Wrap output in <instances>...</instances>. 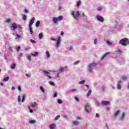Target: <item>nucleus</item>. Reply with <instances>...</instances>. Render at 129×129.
<instances>
[{"mask_svg":"<svg viewBox=\"0 0 129 129\" xmlns=\"http://www.w3.org/2000/svg\"><path fill=\"white\" fill-rule=\"evenodd\" d=\"M38 55V52H35L34 53L32 54V56H37Z\"/></svg>","mask_w":129,"mask_h":129,"instance_id":"nucleus-36","label":"nucleus"},{"mask_svg":"<svg viewBox=\"0 0 129 129\" xmlns=\"http://www.w3.org/2000/svg\"><path fill=\"white\" fill-rule=\"evenodd\" d=\"M119 114V110H117L114 113V116H117V115Z\"/></svg>","mask_w":129,"mask_h":129,"instance_id":"nucleus-17","label":"nucleus"},{"mask_svg":"<svg viewBox=\"0 0 129 129\" xmlns=\"http://www.w3.org/2000/svg\"><path fill=\"white\" fill-rule=\"evenodd\" d=\"M109 54H110V52H106L105 54L103 55V56L102 57V59H103L107 56V55H109Z\"/></svg>","mask_w":129,"mask_h":129,"instance_id":"nucleus-15","label":"nucleus"},{"mask_svg":"<svg viewBox=\"0 0 129 129\" xmlns=\"http://www.w3.org/2000/svg\"><path fill=\"white\" fill-rule=\"evenodd\" d=\"M117 52H118V53H120V54H121V53H122V51H121L120 49H118L117 50Z\"/></svg>","mask_w":129,"mask_h":129,"instance_id":"nucleus-55","label":"nucleus"},{"mask_svg":"<svg viewBox=\"0 0 129 129\" xmlns=\"http://www.w3.org/2000/svg\"><path fill=\"white\" fill-rule=\"evenodd\" d=\"M11 19H8L7 20H6V23H10L11 22Z\"/></svg>","mask_w":129,"mask_h":129,"instance_id":"nucleus-42","label":"nucleus"},{"mask_svg":"<svg viewBox=\"0 0 129 129\" xmlns=\"http://www.w3.org/2000/svg\"><path fill=\"white\" fill-rule=\"evenodd\" d=\"M121 78L123 80H126V79H127V78H126V76H122Z\"/></svg>","mask_w":129,"mask_h":129,"instance_id":"nucleus-27","label":"nucleus"},{"mask_svg":"<svg viewBox=\"0 0 129 129\" xmlns=\"http://www.w3.org/2000/svg\"><path fill=\"white\" fill-rule=\"evenodd\" d=\"M18 101L20 102L21 101V96H18Z\"/></svg>","mask_w":129,"mask_h":129,"instance_id":"nucleus-38","label":"nucleus"},{"mask_svg":"<svg viewBox=\"0 0 129 129\" xmlns=\"http://www.w3.org/2000/svg\"><path fill=\"white\" fill-rule=\"evenodd\" d=\"M94 43L95 44V45H96V43H97V39H95L94 41Z\"/></svg>","mask_w":129,"mask_h":129,"instance_id":"nucleus-49","label":"nucleus"},{"mask_svg":"<svg viewBox=\"0 0 129 129\" xmlns=\"http://www.w3.org/2000/svg\"><path fill=\"white\" fill-rule=\"evenodd\" d=\"M82 16H83V17H85V14L84 13H83Z\"/></svg>","mask_w":129,"mask_h":129,"instance_id":"nucleus-64","label":"nucleus"},{"mask_svg":"<svg viewBox=\"0 0 129 129\" xmlns=\"http://www.w3.org/2000/svg\"><path fill=\"white\" fill-rule=\"evenodd\" d=\"M20 38H21V36L18 34H17L16 37L15 38V39H20Z\"/></svg>","mask_w":129,"mask_h":129,"instance_id":"nucleus-33","label":"nucleus"},{"mask_svg":"<svg viewBox=\"0 0 129 129\" xmlns=\"http://www.w3.org/2000/svg\"><path fill=\"white\" fill-rule=\"evenodd\" d=\"M109 103H110V102L108 101H104L102 102V104L103 105H108V104H109Z\"/></svg>","mask_w":129,"mask_h":129,"instance_id":"nucleus-11","label":"nucleus"},{"mask_svg":"<svg viewBox=\"0 0 129 129\" xmlns=\"http://www.w3.org/2000/svg\"><path fill=\"white\" fill-rule=\"evenodd\" d=\"M77 64H79V61H76L74 62V65H77Z\"/></svg>","mask_w":129,"mask_h":129,"instance_id":"nucleus-40","label":"nucleus"},{"mask_svg":"<svg viewBox=\"0 0 129 129\" xmlns=\"http://www.w3.org/2000/svg\"><path fill=\"white\" fill-rule=\"evenodd\" d=\"M17 27H18V28H20V29H21V30H22L23 29V27H22L21 26V25H18Z\"/></svg>","mask_w":129,"mask_h":129,"instance_id":"nucleus-56","label":"nucleus"},{"mask_svg":"<svg viewBox=\"0 0 129 129\" xmlns=\"http://www.w3.org/2000/svg\"><path fill=\"white\" fill-rule=\"evenodd\" d=\"M20 50H21V47L18 46V47L17 48V52H19Z\"/></svg>","mask_w":129,"mask_h":129,"instance_id":"nucleus-43","label":"nucleus"},{"mask_svg":"<svg viewBox=\"0 0 129 129\" xmlns=\"http://www.w3.org/2000/svg\"><path fill=\"white\" fill-rule=\"evenodd\" d=\"M81 5V1H79L77 2V7H79Z\"/></svg>","mask_w":129,"mask_h":129,"instance_id":"nucleus-24","label":"nucleus"},{"mask_svg":"<svg viewBox=\"0 0 129 129\" xmlns=\"http://www.w3.org/2000/svg\"><path fill=\"white\" fill-rule=\"evenodd\" d=\"M35 26L37 28H38V27H39V26H40V21H37L36 23Z\"/></svg>","mask_w":129,"mask_h":129,"instance_id":"nucleus-25","label":"nucleus"},{"mask_svg":"<svg viewBox=\"0 0 129 129\" xmlns=\"http://www.w3.org/2000/svg\"><path fill=\"white\" fill-rule=\"evenodd\" d=\"M97 20L101 23H103V22H104V19H103V17L100 16H97Z\"/></svg>","mask_w":129,"mask_h":129,"instance_id":"nucleus-5","label":"nucleus"},{"mask_svg":"<svg viewBox=\"0 0 129 129\" xmlns=\"http://www.w3.org/2000/svg\"><path fill=\"white\" fill-rule=\"evenodd\" d=\"M77 119H81V117H77Z\"/></svg>","mask_w":129,"mask_h":129,"instance_id":"nucleus-63","label":"nucleus"},{"mask_svg":"<svg viewBox=\"0 0 129 129\" xmlns=\"http://www.w3.org/2000/svg\"><path fill=\"white\" fill-rule=\"evenodd\" d=\"M49 83L50 85H52L53 86H55V83H54V82H49Z\"/></svg>","mask_w":129,"mask_h":129,"instance_id":"nucleus-34","label":"nucleus"},{"mask_svg":"<svg viewBox=\"0 0 129 129\" xmlns=\"http://www.w3.org/2000/svg\"><path fill=\"white\" fill-rule=\"evenodd\" d=\"M50 72H51L50 71H43V73H44V75L45 76H47L49 79H52V78L51 76L48 75L50 74Z\"/></svg>","mask_w":129,"mask_h":129,"instance_id":"nucleus-4","label":"nucleus"},{"mask_svg":"<svg viewBox=\"0 0 129 129\" xmlns=\"http://www.w3.org/2000/svg\"><path fill=\"white\" fill-rule=\"evenodd\" d=\"M89 71L90 73H92L93 72V71H92L91 68H89Z\"/></svg>","mask_w":129,"mask_h":129,"instance_id":"nucleus-48","label":"nucleus"},{"mask_svg":"<svg viewBox=\"0 0 129 129\" xmlns=\"http://www.w3.org/2000/svg\"><path fill=\"white\" fill-rule=\"evenodd\" d=\"M45 53L47 56V57L50 58V53H49V51H46Z\"/></svg>","mask_w":129,"mask_h":129,"instance_id":"nucleus-22","label":"nucleus"},{"mask_svg":"<svg viewBox=\"0 0 129 129\" xmlns=\"http://www.w3.org/2000/svg\"><path fill=\"white\" fill-rule=\"evenodd\" d=\"M124 116H125V113H123L122 115V119L124 118Z\"/></svg>","mask_w":129,"mask_h":129,"instance_id":"nucleus-47","label":"nucleus"},{"mask_svg":"<svg viewBox=\"0 0 129 129\" xmlns=\"http://www.w3.org/2000/svg\"><path fill=\"white\" fill-rule=\"evenodd\" d=\"M34 22H35V18L33 17L31 19V20L29 22V27H32V26H33V24H34Z\"/></svg>","mask_w":129,"mask_h":129,"instance_id":"nucleus-8","label":"nucleus"},{"mask_svg":"<svg viewBox=\"0 0 129 129\" xmlns=\"http://www.w3.org/2000/svg\"><path fill=\"white\" fill-rule=\"evenodd\" d=\"M29 111L31 113H33V110L31 109V108L29 109Z\"/></svg>","mask_w":129,"mask_h":129,"instance_id":"nucleus-62","label":"nucleus"},{"mask_svg":"<svg viewBox=\"0 0 129 129\" xmlns=\"http://www.w3.org/2000/svg\"><path fill=\"white\" fill-rule=\"evenodd\" d=\"M107 44L109 45H111V42H110L109 41H107Z\"/></svg>","mask_w":129,"mask_h":129,"instance_id":"nucleus-45","label":"nucleus"},{"mask_svg":"<svg viewBox=\"0 0 129 129\" xmlns=\"http://www.w3.org/2000/svg\"><path fill=\"white\" fill-rule=\"evenodd\" d=\"M69 50L70 51H71L72 50H73V47L72 46H70L69 48Z\"/></svg>","mask_w":129,"mask_h":129,"instance_id":"nucleus-50","label":"nucleus"},{"mask_svg":"<svg viewBox=\"0 0 129 129\" xmlns=\"http://www.w3.org/2000/svg\"><path fill=\"white\" fill-rule=\"evenodd\" d=\"M30 41L31 42V43H33V44H36V41L33 40V39H31L30 40Z\"/></svg>","mask_w":129,"mask_h":129,"instance_id":"nucleus-41","label":"nucleus"},{"mask_svg":"<svg viewBox=\"0 0 129 129\" xmlns=\"http://www.w3.org/2000/svg\"><path fill=\"white\" fill-rule=\"evenodd\" d=\"M98 11H101L102 10V8L101 7H99L97 9Z\"/></svg>","mask_w":129,"mask_h":129,"instance_id":"nucleus-53","label":"nucleus"},{"mask_svg":"<svg viewBox=\"0 0 129 129\" xmlns=\"http://www.w3.org/2000/svg\"><path fill=\"white\" fill-rule=\"evenodd\" d=\"M40 90H41V91H42V92H45V89H44V88H43V87L41 86L40 87Z\"/></svg>","mask_w":129,"mask_h":129,"instance_id":"nucleus-32","label":"nucleus"},{"mask_svg":"<svg viewBox=\"0 0 129 129\" xmlns=\"http://www.w3.org/2000/svg\"><path fill=\"white\" fill-rule=\"evenodd\" d=\"M56 126V124L55 123H52L49 125V128L50 129H54Z\"/></svg>","mask_w":129,"mask_h":129,"instance_id":"nucleus-13","label":"nucleus"},{"mask_svg":"<svg viewBox=\"0 0 129 129\" xmlns=\"http://www.w3.org/2000/svg\"><path fill=\"white\" fill-rule=\"evenodd\" d=\"M57 102L59 104H61V103H62V102H63V101H62V100H61V99H58V100H57Z\"/></svg>","mask_w":129,"mask_h":129,"instance_id":"nucleus-35","label":"nucleus"},{"mask_svg":"<svg viewBox=\"0 0 129 129\" xmlns=\"http://www.w3.org/2000/svg\"><path fill=\"white\" fill-rule=\"evenodd\" d=\"M72 15L74 17V19H75V20H77V18H78V17H79V16H80V13H79V11H77L76 15H75V12L72 11Z\"/></svg>","mask_w":129,"mask_h":129,"instance_id":"nucleus-2","label":"nucleus"},{"mask_svg":"<svg viewBox=\"0 0 129 129\" xmlns=\"http://www.w3.org/2000/svg\"><path fill=\"white\" fill-rule=\"evenodd\" d=\"M25 75L26 76H27V77H28V78L30 77V75H29L28 74H26Z\"/></svg>","mask_w":129,"mask_h":129,"instance_id":"nucleus-61","label":"nucleus"},{"mask_svg":"<svg viewBox=\"0 0 129 129\" xmlns=\"http://www.w3.org/2000/svg\"><path fill=\"white\" fill-rule=\"evenodd\" d=\"M50 40H51V41H56V39L53 38H50Z\"/></svg>","mask_w":129,"mask_h":129,"instance_id":"nucleus-57","label":"nucleus"},{"mask_svg":"<svg viewBox=\"0 0 129 129\" xmlns=\"http://www.w3.org/2000/svg\"><path fill=\"white\" fill-rule=\"evenodd\" d=\"M24 13H26V14H28V13H29V11L27 9H25Z\"/></svg>","mask_w":129,"mask_h":129,"instance_id":"nucleus-51","label":"nucleus"},{"mask_svg":"<svg viewBox=\"0 0 129 129\" xmlns=\"http://www.w3.org/2000/svg\"><path fill=\"white\" fill-rule=\"evenodd\" d=\"M89 106H90V105H89V104H87L85 106V110L86 111V112L89 113V108H88V107H89Z\"/></svg>","mask_w":129,"mask_h":129,"instance_id":"nucleus-9","label":"nucleus"},{"mask_svg":"<svg viewBox=\"0 0 129 129\" xmlns=\"http://www.w3.org/2000/svg\"><path fill=\"white\" fill-rule=\"evenodd\" d=\"M10 79V77H7L5 78L4 79L3 81H4L5 82H7V81H9V80Z\"/></svg>","mask_w":129,"mask_h":129,"instance_id":"nucleus-18","label":"nucleus"},{"mask_svg":"<svg viewBox=\"0 0 129 129\" xmlns=\"http://www.w3.org/2000/svg\"><path fill=\"white\" fill-rule=\"evenodd\" d=\"M58 19L56 17H54L53 18V20H52V22L54 23V24H57V23L58 22Z\"/></svg>","mask_w":129,"mask_h":129,"instance_id":"nucleus-14","label":"nucleus"},{"mask_svg":"<svg viewBox=\"0 0 129 129\" xmlns=\"http://www.w3.org/2000/svg\"><path fill=\"white\" fill-rule=\"evenodd\" d=\"M91 92H92V91L91 90H89L87 93V96H90V95L91 94Z\"/></svg>","mask_w":129,"mask_h":129,"instance_id":"nucleus-20","label":"nucleus"},{"mask_svg":"<svg viewBox=\"0 0 129 129\" xmlns=\"http://www.w3.org/2000/svg\"><path fill=\"white\" fill-rule=\"evenodd\" d=\"M60 43H61V37L58 36L57 37V40L56 42V47H59V45H60Z\"/></svg>","mask_w":129,"mask_h":129,"instance_id":"nucleus-6","label":"nucleus"},{"mask_svg":"<svg viewBox=\"0 0 129 129\" xmlns=\"http://www.w3.org/2000/svg\"><path fill=\"white\" fill-rule=\"evenodd\" d=\"M121 84V81H119L118 82V85H117L118 89H120L121 88V86L120 85Z\"/></svg>","mask_w":129,"mask_h":129,"instance_id":"nucleus-12","label":"nucleus"},{"mask_svg":"<svg viewBox=\"0 0 129 129\" xmlns=\"http://www.w3.org/2000/svg\"><path fill=\"white\" fill-rule=\"evenodd\" d=\"M60 35H61V36H63V35H64V32L61 31V32H60Z\"/></svg>","mask_w":129,"mask_h":129,"instance_id":"nucleus-58","label":"nucleus"},{"mask_svg":"<svg viewBox=\"0 0 129 129\" xmlns=\"http://www.w3.org/2000/svg\"><path fill=\"white\" fill-rule=\"evenodd\" d=\"M60 118V115H57L55 118H54V120H58Z\"/></svg>","mask_w":129,"mask_h":129,"instance_id":"nucleus-30","label":"nucleus"},{"mask_svg":"<svg viewBox=\"0 0 129 129\" xmlns=\"http://www.w3.org/2000/svg\"><path fill=\"white\" fill-rule=\"evenodd\" d=\"M16 63H13L12 66H11V69H14V68L16 67Z\"/></svg>","mask_w":129,"mask_h":129,"instance_id":"nucleus-26","label":"nucleus"},{"mask_svg":"<svg viewBox=\"0 0 129 129\" xmlns=\"http://www.w3.org/2000/svg\"><path fill=\"white\" fill-rule=\"evenodd\" d=\"M18 28V25H17L16 23H13L11 24L10 26V29L12 31H15Z\"/></svg>","mask_w":129,"mask_h":129,"instance_id":"nucleus-3","label":"nucleus"},{"mask_svg":"<svg viewBox=\"0 0 129 129\" xmlns=\"http://www.w3.org/2000/svg\"><path fill=\"white\" fill-rule=\"evenodd\" d=\"M79 83V84H81V85L84 84V83H85V80L81 81Z\"/></svg>","mask_w":129,"mask_h":129,"instance_id":"nucleus-28","label":"nucleus"},{"mask_svg":"<svg viewBox=\"0 0 129 129\" xmlns=\"http://www.w3.org/2000/svg\"><path fill=\"white\" fill-rule=\"evenodd\" d=\"M29 31L30 32V34H33V29L32 28V26H29Z\"/></svg>","mask_w":129,"mask_h":129,"instance_id":"nucleus-19","label":"nucleus"},{"mask_svg":"<svg viewBox=\"0 0 129 129\" xmlns=\"http://www.w3.org/2000/svg\"><path fill=\"white\" fill-rule=\"evenodd\" d=\"M64 68H61L59 70V72H62V71H64Z\"/></svg>","mask_w":129,"mask_h":129,"instance_id":"nucleus-39","label":"nucleus"},{"mask_svg":"<svg viewBox=\"0 0 129 129\" xmlns=\"http://www.w3.org/2000/svg\"><path fill=\"white\" fill-rule=\"evenodd\" d=\"M58 21H62L63 20V17L62 16H59L57 18Z\"/></svg>","mask_w":129,"mask_h":129,"instance_id":"nucleus-21","label":"nucleus"},{"mask_svg":"<svg viewBox=\"0 0 129 129\" xmlns=\"http://www.w3.org/2000/svg\"><path fill=\"white\" fill-rule=\"evenodd\" d=\"M73 123L75 125H78L79 124V122L77 121H74Z\"/></svg>","mask_w":129,"mask_h":129,"instance_id":"nucleus-16","label":"nucleus"},{"mask_svg":"<svg viewBox=\"0 0 129 129\" xmlns=\"http://www.w3.org/2000/svg\"><path fill=\"white\" fill-rule=\"evenodd\" d=\"M25 98H26V96H25V94H23L22 96V102H24V101H25Z\"/></svg>","mask_w":129,"mask_h":129,"instance_id":"nucleus-23","label":"nucleus"},{"mask_svg":"<svg viewBox=\"0 0 129 129\" xmlns=\"http://www.w3.org/2000/svg\"><path fill=\"white\" fill-rule=\"evenodd\" d=\"M9 51H11V52H13V49L12 48V47H9Z\"/></svg>","mask_w":129,"mask_h":129,"instance_id":"nucleus-54","label":"nucleus"},{"mask_svg":"<svg viewBox=\"0 0 129 129\" xmlns=\"http://www.w3.org/2000/svg\"><path fill=\"white\" fill-rule=\"evenodd\" d=\"M22 19L24 21H26V20H27V16L23 15Z\"/></svg>","mask_w":129,"mask_h":129,"instance_id":"nucleus-29","label":"nucleus"},{"mask_svg":"<svg viewBox=\"0 0 129 129\" xmlns=\"http://www.w3.org/2000/svg\"><path fill=\"white\" fill-rule=\"evenodd\" d=\"M18 90H19V91H21V90H22V88H21V87H18Z\"/></svg>","mask_w":129,"mask_h":129,"instance_id":"nucleus-59","label":"nucleus"},{"mask_svg":"<svg viewBox=\"0 0 129 129\" xmlns=\"http://www.w3.org/2000/svg\"><path fill=\"white\" fill-rule=\"evenodd\" d=\"M54 97H57V92H56L54 93Z\"/></svg>","mask_w":129,"mask_h":129,"instance_id":"nucleus-52","label":"nucleus"},{"mask_svg":"<svg viewBox=\"0 0 129 129\" xmlns=\"http://www.w3.org/2000/svg\"><path fill=\"white\" fill-rule=\"evenodd\" d=\"M97 64L96 63H92L90 64L89 66H88V68H91L92 67H96L97 66Z\"/></svg>","mask_w":129,"mask_h":129,"instance_id":"nucleus-10","label":"nucleus"},{"mask_svg":"<svg viewBox=\"0 0 129 129\" xmlns=\"http://www.w3.org/2000/svg\"><path fill=\"white\" fill-rule=\"evenodd\" d=\"M27 59L28 60H29V61H31V60H32V58L31 57V56L29 55L27 56Z\"/></svg>","mask_w":129,"mask_h":129,"instance_id":"nucleus-37","label":"nucleus"},{"mask_svg":"<svg viewBox=\"0 0 129 129\" xmlns=\"http://www.w3.org/2000/svg\"><path fill=\"white\" fill-rule=\"evenodd\" d=\"M127 42H128V39L127 38H124L122 39L119 41V44L122 46H125L127 45Z\"/></svg>","mask_w":129,"mask_h":129,"instance_id":"nucleus-1","label":"nucleus"},{"mask_svg":"<svg viewBox=\"0 0 129 129\" xmlns=\"http://www.w3.org/2000/svg\"><path fill=\"white\" fill-rule=\"evenodd\" d=\"M96 117H99V114L98 113L96 114Z\"/></svg>","mask_w":129,"mask_h":129,"instance_id":"nucleus-60","label":"nucleus"},{"mask_svg":"<svg viewBox=\"0 0 129 129\" xmlns=\"http://www.w3.org/2000/svg\"><path fill=\"white\" fill-rule=\"evenodd\" d=\"M37 104L36 102L31 103L30 105H28V109H30L31 107H35V106H37Z\"/></svg>","mask_w":129,"mask_h":129,"instance_id":"nucleus-7","label":"nucleus"},{"mask_svg":"<svg viewBox=\"0 0 129 129\" xmlns=\"http://www.w3.org/2000/svg\"><path fill=\"white\" fill-rule=\"evenodd\" d=\"M39 39H42L43 38V33H40L39 34Z\"/></svg>","mask_w":129,"mask_h":129,"instance_id":"nucleus-31","label":"nucleus"},{"mask_svg":"<svg viewBox=\"0 0 129 129\" xmlns=\"http://www.w3.org/2000/svg\"><path fill=\"white\" fill-rule=\"evenodd\" d=\"M75 99L77 101H79V98H78L77 97H75Z\"/></svg>","mask_w":129,"mask_h":129,"instance_id":"nucleus-46","label":"nucleus"},{"mask_svg":"<svg viewBox=\"0 0 129 129\" xmlns=\"http://www.w3.org/2000/svg\"><path fill=\"white\" fill-rule=\"evenodd\" d=\"M35 123V120H32L29 122V123Z\"/></svg>","mask_w":129,"mask_h":129,"instance_id":"nucleus-44","label":"nucleus"}]
</instances>
